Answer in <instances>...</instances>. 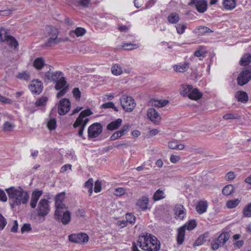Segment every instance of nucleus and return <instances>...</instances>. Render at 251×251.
<instances>
[{
  "label": "nucleus",
  "mask_w": 251,
  "mask_h": 251,
  "mask_svg": "<svg viewBox=\"0 0 251 251\" xmlns=\"http://www.w3.org/2000/svg\"><path fill=\"white\" fill-rule=\"evenodd\" d=\"M193 86L191 85H182L180 88V94L184 96H188L192 89Z\"/></svg>",
  "instance_id": "obj_30"
},
{
  "label": "nucleus",
  "mask_w": 251,
  "mask_h": 251,
  "mask_svg": "<svg viewBox=\"0 0 251 251\" xmlns=\"http://www.w3.org/2000/svg\"><path fill=\"white\" fill-rule=\"evenodd\" d=\"M14 127V125L9 122H6L3 126V129L5 132L11 131Z\"/></svg>",
  "instance_id": "obj_42"
},
{
  "label": "nucleus",
  "mask_w": 251,
  "mask_h": 251,
  "mask_svg": "<svg viewBox=\"0 0 251 251\" xmlns=\"http://www.w3.org/2000/svg\"><path fill=\"white\" fill-rule=\"evenodd\" d=\"M44 65V61L42 58H36L33 62L34 67L38 70L41 69Z\"/></svg>",
  "instance_id": "obj_36"
},
{
  "label": "nucleus",
  "mask_w": 251,
  "mask_h": 251,
  "mask_svg": "<svg viewBox=\"0 0 251 251\" xmlns=\"http://www.w3.org/2000/svg\"><path fill=\"white\" fill-rule=\"evenodd\" d=\"M74 97L76 100H78L81 97V92L78 88H75L73 90Z\"/></svg>",
  "instance_id": "obj_55"
},
{
  "label": "nucleus",
  "mask_w": 251,
  "mask_h": 251,
  "mask_svg": "<svg viewBox=\"0 0 251 251\" xmlns=\"http://www.w3.org/2000/svg\"><path fill=\"white\" fill-rule=\"evenodd\" d=\"M168 103L169 101L168 100H160L154 101L153 104L155 106L162 107L166 106Z\"/></svg>",
  "instance_id": "obj_47"
},
{
  "label": "nucleus",
  "mask_w": 251,
  "mask_h": 251,
  "mask_svg": "<svg viewBox=\"0 0 251 251\" xmlns=\"http://www.w3.org/2000/svg\"><path fill=\"white\" fill-rule=\"evenodd\" d=\"M7 224V221L2 215L0 214V230L3 229Z\"/></svg>",
  "instance_id": "obj_54"
},
{
  "label": "nucleus",
  "mask_w": 251,
  "mask_h": 251,
  "mask_svg": "<svg viewBox=\"0 0 251 251\" xmlns=\"http://www.w3.org/2000/svg\"><path fill=\"white\" fill-rule=\"evenodd\" d=\"M207 206L208 203L206 201H200L198 202L196 206V210L199 214H203L206 212Z\"/></svg>",
  "instance_id": "obj_20"
},
{
  "label": "nucleus",
  "mask_w": 251,
  "mask_h": 251,
  "mask_svg": "<svg viewBox=\"0 0 251 251\" xmlns=\"http://www.w3.org/2000/svg\"><path fill=\"white\" fill-rule=\"evenodd\" d=\"M63 75L61 72L57 71L54 73L50 72V70L47 72L45 74L44 80L46 82L56 81L60 76Z\"/></svg>",
  "instance_id": "obj_13"
},
{
  "label": "nucleus",
  "mask_w": 251,
  "mask_h": 251,
  "mask_svg": "<svg viewBox=\"0 0 251 251\" xmlns=\"http://www.w3.org/2000/svg\"><path fill=\"white\" fill-rule=\"evenodd\" d=\"M48 100V99L46 97H42L38 99L35 102L36 106H42L46 105V102Z\"/></svg>",
  "instance_id": "obj_49"
},
{
  "label": "nucleus",
  "mask_w": 251,
  "mask_h": 251,
  "mask_svg": "<svg viewBox=\"0 0 251 251\" xmlns=\"http://www.w3.org/2000/svg\"><path fill=\"white\" fill-rule=\"evenodd\" d=\"M149 202V198L146 196H142L137 201L136 204L142 210H145L148 209V205Z\"/></svg>",
  "instance_id": "obj_18"
},
{
  "label": "nucleus",
  "mask_w": 251,
  "mask_h": 251,
  "mask_svg": "<svg viewBox=\"0 0 251 251\" xmlns=\"http://www.w3.org/2000/svg\"><path fill=\"white\" fill-rule=\"evenodd\" d=\"M38 215L42 217L46 216L50 211L49 201L45 199H41L38 205Z\"/></svg>",
  "instance_id": "obj_9"
},
{
  "label": "nucleus",
  "mask_w": 251,
  "mask_h": 251,
  "mask_svg": "<svg viewBox=\"0 0 251 251\" xmlns=\"http://www.w3.org/2000/svg\"><path fill=\"white\" fill-rule=\"evenodd\" d=\"M120 102L122 107L126 112H131L136 106L134 100L130 96L123 95L120 98Z\"/></svg>",
  "instance_id": "obj_7"
},
{
  "label": "nucleus",
  "mask_w": 251,
  "mask_h": 251,
  "mask_svg": "<svg viewBox=\"0 0 251 251\" xmlns=\"http://www.w3.org/2000/svg\"><path fill=\"white\" fill-rule=\"evenodd\" d=\"M4 42L11 47H13L14 49H17L19 46V44L16 39L11 35H5Z\"/></svg>",
  "instance_id": "obj_16"
},
{
  "label": "nucleus",
  "mask_w": 251,
  "mask_h": 251,
  "mask_svg": "<svg viewBox=\"0 0 251 251\" xmlns=\"http://www.w3.org/2000/svg\"><path fill=\"white\" fill-rule=\"evenodd\" d=\"M164 197L163 191L159 189L155 192L153 198L155 201H157L164 198Z\"/></svg>",
  "instance_id": "obj_39"
},
{
  "label": "nucleus",
  "mask_w": 251,
  "mask_h": 251,
  "mask_svg": "<svg viewBox=\"0 0 251 251\" xmlns=\"http://www.w3.org/2000/svg\"><path fill=\"white\" fill-rule=\"evenodd\" d=\"M55 82H56L55 86V88L56 90H59L63 89L66 86H67L66 85L67 82L66 81L65 78L63 76H60V77L57 79V81Z\"/></svg>",
  "instance_id": "obj_26"
},
{
  "label": "nucleus",
  "mask_w": 251,
  "mask_h": 251,
  "mask_svg": "<svg viewBox=\"0 0 251 251\" xmlns=\"http://www.w3.org/2000/svg\"><path fill=\"white\" fill-rule=\"evenodd\" d=\"M234 187L231 184L226 186L222 190V193L225 196L230 195L233 191Z\"/></svg>",
  "instance_id": "obj_38"
},
{
  "label": "nucleus",
  "mask_w": 251,
  "mask_h": 251,
  "mask_svg": "<svg viewBox=\"0 0 251 251\" xmlns=\"http://www.w3.org/2000/svg\"><path fill=\"white\" fill-rule=\"evenodd\" d=\"M223 4L224 8L227 10H231L236 6V0H223Z\"/></svg>",
  "instance_id": "obj_23"
},
{
  "label": "nucleus",
  "mask_w": 251,
  "mask_h": 251,
  "mask_svg": "<svg viewBox=\"0 0 251 251\" xmlns=\"http://www.w3.org/2000/svg\"><path fill=\"white\" fill-rule=\"evenodd\" d=\"M8 35L6 30L3 28H0V42H4L5 36Z\"/></svg>",
  "instance_id": "obj_64"
},
{
  "label": "nucleus",
  "mask_w": 251,
  "mask_h": 251,
  "mask_svg": "<svg viewBox=\"0 0 251 251\" xmlns=\"http://www.w3.org/2000/svg\"><path fill=\"white\" fill-rule=\"evenodd\" d=\"M71 102L67 98L60 100L58 106V112L60 115L66 114L70 110Z\"/></svg>",
  "instance_id": "obj_10"
},
{
  "label": "nucleus",
  "mask_w": 251,
  "mask_h": 251,
  "mask_svg": "<svg viewBox=\"0 0 251 251\" xmlns=\"http://www.w3.org/2000/svg\"><path fill=\"white\" fill-rule=\"evenodd\" d=\"M28 87L30 91L35 94L41 93L43 88L42 82L38 80H32Z\"/></svg>",
  "instance_id": "obj_12"
},
{
  "label": "nucleus",
  "mask_w": 251,
  "mask_h": 251,
  "mask_svg": "<svg viewBox=\"0 0 251 251\" xmlns=\"http://www.w3.org/2000/svg\"><path fill=\"white\" fill-rule=\"evenodd\" d=\"M206 52L203 50L201 47H200L199 49L195 51L194 52V55L196 57H204L205 56Z\"/></svg>",
  "instance_id": "obj_52"
},
{
  "label": "nucleus",
  "mask_w": 251,
  "mask_h": 251,
  "mask_svg": "<svg viewBox=\"0 0 251 251\" xmlns=\"http://www.w3.org/2000/svg\"><path fill=\"white\" fill-rule=\"evenodd\" d=\"M8 194L9 199H13V202L10 203L11 208L16 205H19L21 204H26L29 199V195L26 191L19 187L16 189L14 187H11L5 189Z\"/></svg>",
  "instance_id": "obj_3"
},
{
  "label": "nucleus",
  "mask_w": 251,
  "mask_h": 251,
  "mask_svg": "<svg viewBox=\"0 0 251 251\" xmlns=\"http://www.w3.org/2000/svg\"><path fill=\"white\" fill-rule=\"evenodd\" d=\"M85 187L88 189L89 196H91L93 193V180L92 178H89L85 183Z\"/></svg>",
  "instance_id": "obj_40"
},
{
  "label": "nucleus",
  "mask_w": 251,
  "mask_h": 251,
  "mask_svg": "<svg viewBox=\"0 0 251 251\" xmlns=\"http://www.w3.org/2000/svg\"><path fill=\"white\" fill-rule=\"evenodd\" d=\"M126 219L127 222L129 223L130 224H133L135 223L136 220L135 217L130 213H127L126 214Z\"/></svg>",
  "instance_id": "obj_53"
},
{
  "label": "nucleus",
  "mask_w": 251,
  "mask_h": 251,
  "mask_svg": "<svg viewBox=\"0 0 251 251\" xmlns=\"http://www.w3.org/2000/svg\"><path fill=\"white\" fill-rule=\"evenodd\" d=\"M112 73L115 75H119L122 74L123 70L121 66L118 64L114 65L111 68Z\"/></svg>",
  "instance_id": "obj_34"
},
{
  "label": "nucleus",
  "mask_w": 251,
  "mask_h": 251,
  "mask_svg": "<svg viewBox=\"0 0 251 251\" xmlns=\"http://www.w3.org/2000/svg\"><path fill=\"white\" fill-rule=\"evenodd\" d=\"M92 114L93 112L89 109L81 111L73 124V127L75 128L79 127L77 134L83 139H85L83 136V132L89 121V119L87 118V117L91 115Z\"/></svg>",
  "instance_id": "obj_4"
},
{
  "label": "nucleus",
  "mask_w": 251,
  "mask_h": 251,
  "mask_svg": "<svg viewBox=\"0 0 251 251\" xmlns=\"http://www.w3.org/2000/svg\"><path fill=\"white\" fill-rule=\"evenodd\" d=\"M86 33V30L82 27H77L75 30H72L70 32L69 35L70 36L74 37L76 35L77 37L82 36Z\"/></svg>",
  "instance_id": "obj_28"
},
{
  "label": "nucleus",
  "mask_w": 251,
  "mask_h": 251,
  "mask_svg": "<svg viewBox=\"0 0 251 251\" xmlns=\"http://www.w3.org/2000/svg\"><path fill=\"white\" fill-rule=\"evenodd\" d=\"M48 128L50 130H53L56 126V121L55 119H50L47 124Z\"/></svg>",
  "instance_id": "obj_48"
},
{
  "label": "nucleus",
  "mask_w": 251,
  "mask_h": 251,
  "mask_svg": "<svg viewBox=\"0 0 251 251\" xmlns=\"http://www.w3.org/2000/svg\"><path fill=\"white\" fill-rule=\"evenodd\" d=\"M101 189V183L99 180H97L95 183L94 191L95 193H99Z\"/></svg>",
  "instance_id": "obj_56"
},
{
  "label": "nucleus",
  "mask_w": 251,
  "mask_h": 251,
  "mask_svg": "<svg viewBox=\"0 0 251 251\" xmlns=\"http://www.w3.org/2000/svg\"><path fill=\"white\" fill-rule=\"evenodd\" d=\"M202 96V93L199 91V90L197 88H194L192 87V89L188 95V98L191 100H198L200 99Z\"/></svg>",
  "instance_id": "obj_22"
},
{
  "label": "nucleus",
  "mask_w": 251,
  "mask_h": 251,
  "mask_svg": "<svg viewBox=\"0 0 251 251\" xmlns=\"http://www.w3.org/2000/svg\"><path fill=\"white\" fill-rule=\"evenodd\" d=\"M69 240L75 243H84L88 241L89 236L84 233L72 234L69 236Z\"/></svg>",
  "instance_id": "obj_11"
},
{
  "label": "nucleus",
  "mask_w": 251,
  "mask_h": 251,
  "mask_svg": "<svg viewBox=\"0 0 251 251\" xmlns=\"http://www.w3.org/2000/svg\"><path fill=\"white\" fill-rule=\"evenodd\" d=\"M174 211L176 217L177 219L182 220L186 215L185 208L182 205H176L174 208Z\"/></svg>",
  "instance_id": "obj_15"
},
{
  "label": "nucleus",
  "mask_w": 251,
  "mask_h": 251,
  "mask_svg": "<svg viewBox=\"0 0 251 251\" xmlns=\"http://www.w3.org/2000/svg\"><path fill=\"white\" fill-rule=\"evenodd\" d=\"M186 226V225H184L178 229L177 240V243L179 245L181 244L184 241Z\"/></svg>",
  "instance_id": "obj_24"
},
{
  "label": "nucleus",
  "mask_w": 251,
  "mask_h": 251,
  "mask_svg": "<svg viewBox=\"0 0 251 251\" xmlns=\"http://www.w3.org/2000/svg\"><path fill=\"white\" fill-rule=\"evenodd\" d=\"M251 62V54L247 53L244 54L240 61V64L241 66L248 65Z\"/></svg>",
  "instance_id": "obj_32"
},
{
  "label": "nucleus",
  "mask_w": 251,
  "mask_h": 251,
  "mask_svg": "<svg viewBox=\"0 0 251 251\" xmlns=\"http://www.w3.org/2000/svg\"><path fill=\"white\" fill-rule=\"evenodd\" d=\"M42 194V190H35L32 192L31 196L37 200H39V199Z\"/></svg>",
  "instance_id": "obj_57"
},
{
  "label": "nucleus",
  "mask_w": 251,
  "mask_h": 251,
  "mask_svg": "<svg viewBox=\"0 0 251 251\" xmlns=\"http://www.w3.org/2000/svg\"><path fill=\"white\" fill-rule=\"evenodd\" d=\"M46 30L49 37L45 43V46L51 47L61 42L62 38H58L59 31L57 28L48 26L46 27Z\"/></svg>",
  "instance_id": "obj_5"
},
{
  "label": "nucleus",
  "mask_w": 251,
  "mask_h": 251,
  "mask_svg": "<svg viewBox=\"0 0 251 251\" xmlns=\"http://www.w3.org/2000/svg\"><path fill=\"white\" fill-rule=\"evenodd\" d=\"M123 120L119 118L114 121H112L108 124L106 128L108 130L113 131L117 129L122 125Z\"/></svg>",
  "instance_id": "obj_19"
},
{
  "label": "nucleus",
  "mask_w": 251,
  "mask_h": 251,
  "mask_svg": "<svg viewBox=\"0 0 251 251\" xmlns=\"http://www.w3.org/2000/svg\"><path fill=\"white\" fill-rule=\"evenodd\" d=\"M168 21L172 24H176L179 20V17L176 13H172L168 17Z\"/></svg>",
  "instance_id": "obj_33"
},
{
  "label": "nucleus",
  "mask_w": 251,
  "mask_h": 251,
  "mask_svg": "<svg viewBox=\"0 0 251 251\" xmlns=\"http://www.w3.org/2000/svg\"><path fill=\"white\" fill-rule=\"evenodd\" d=\"M223 118L225 120L238 119L240 116L236 113H227L223 116Z\"/></svg>",
  "instance_id": "obj_45"
},
{
  "label": "nucleus",
  "mask_w": 251,
  "mask_h": 251,
  "mask_svg": "<svg viewBox=\"0 0 251 251\" xmlns=\"http://www.w3.org/2000/svg\"><path fill=\"white\" fill-rule=\"evenodd\" d=\"M124 134H123L122 132L120 130H119L116 132H115L110 137L111 140L114 141L116 140L119 138H120L121 137L123 136Z\"/></svg>",
  "instance_id": "obj_50"
},
{
  "label": "nucleus",
  "mask_w": 251,
  "mask_h": 251,
  "mask_svg": "<svg viewBox=\"0 0 251 251\" xmlns=\"http://www.w3.org/2000/svg\"><path fill=\"white\" fill-rule=\"evenodd\" d=\"M131 126L129 124H126L122 128L120 129L121 132H122L123 134L125 135L129 131Z\"/></svg>",
  "instance_id": "obj_62"
},
{
  "label": "nucleus",
  "mask_w": 251,
  "mask_h": 251,
  "mask_svg": "<svg viewBox=\"0 0 251 251\" xmlns=\"http://www.w3.org/2000/svg\"><path fill=\"white\" fill-rule=\"evenodd\" d=\"M195 6L197 11L201 13H204L207 9V3L205 0H199Z\"/></svg>",
  "instance_id": "obj_17"
},
{
  "label": "nucleus",
  "mask_w": 251,
  "mask_h": 251,
  "mask_svg": "<svg viewBox=\"0 0 251 251\" xmlns=\"http://www.w3.org/2000/svg\"><path fill=\"white\" fill-rule=\"evenodd\" d=\"M194 32L198 35H203L207 33H212L213 31L205 26H200L194 30Z\"/></svg>",
  "instance_id": "obj_29"
},
{
  "label": "nucleus",
  "mask_w": 251,
  "mask_h": 251,
  "mask_svg": "<svg viewBox=\"0 0 251 251\" xmlns=\"http://www.w3.org/2000/svg\"><path fill=\"white\" fill-rule=\"evenodd\" d=\"M102 131V127L100 124L98 123L91 125L88 129V136L89 138H93L98 137Z\"/></svg>",
  "instance_id": "obj_8"
},
{
  "label": "nucleus",
  "mask_w": 251,
  "mask_h": 251,
  "mask_svg": "<svg viewBox=\"0 0 251 251\" xmlns=\"http://www.w3.org/2000/svg\"><path fill=\"white\" fill-rule=\"evenodd\" d=\"M136 243L142 250L146 251H158L160 249L159 241L155 236L149 233L140 235Z\"/></svg>",
  "instance_id": "obj_2"
},
{
  "label": "nucleus",
  "mask_w": 251,
  "mask_h": 251,
  "mask_svg": "<svg viewBox=\"0 0 251 251\" xmlns=\"http://www.w3.org/2000/svg\"><path fill=\"white\" fill-rule=\"evenodd\" d=\"M17 77L19 79L26 81H28L30 79V75L29 74L26 72L19 73Z\"/></svg>",
  "instance_id": "obj_44"
},
{
  "label": "nucleus",
  "mask_w": 251,
  "mask_h": 251,
  "mask_svg": "<svg viewBox=\"0 0 251 251\" xmlns=\"http://www.w3.org/2000/svg\"><path fill=\"white\" fill-rule=\"evenodd\" d=\"M235 177V175L233 172L227 173L225 176V179L226 180H232Z\"/></svg>",
  "instance_id": "obj_60"
},
{
  "label": "nucleus",
  "mask_w": 251,
  "mask_h": 251,
  "mask_svg": "<svg viewBox=\"0 0 251 251\" xmlns=\"http://www.w3.org/2000/svg\"><path fill=\"white\" fill-rule=\"evenodd\" d=\"M243 216L245 217H251V202L247 204L242 211Z\"/></svg>",
  "instance_id": "obj_35"
},
{
  "label": "nucleus",
  "mask_w": 251,
  "mask_h": 251,
  "mask_svg": "<svg viewBox=\"0 0 251 251\" xmlns=\"http://www.w3.org/2000/svg\"><path fill=\"white\" fill-rule=\"evenodd\" d=\"M184 225L186 226V228L189 230H191L195 228L197 226V223L195 220H191Z\"/></svg>",
  "instance_id": "obj_43"
},
{
  "label": "nucleus",
  "mask_w": 251,
  "mask_h": 251,
  "mask_svg": "<svg viewBox=\"0 0 251 251\" xmlns=\"http://www.w3.org/2000/svg\"><path fill=\"white\" fill-rule=\"evenodd\" d=\"M230 235L229 233L227 232H225L222 233L217 239V241L222 245L224 246L226 242L230 238Z\"/></svg>",
  "instance_id": "obj_27"
},
{
  "label": "nucleus",
  "mask_w": 251,
  "mask_h": 251,
  "mask_svg": "<svg viewBox=\"0 0 251 251\" xmlns=\"http://www.w3.org/2000/svg\"><path fill=\"white\" fill-rule=\"evenodd\" d=\"M240 202V200L237 199L236 200H230L227 201L226 205L228 208H234L237 206Z\"/></svg>",
  "instance_id": "obj_37"
},
{
  "label": "nucleus",
  "mask_w": 251,
  "mask_h": 251,
  "mask_svg": "<svg viewBox=\"0 0 251 251\" xmlns=\"http://www.w3.org/2000/svg\"><path fill=\"white\" fill-rule=\"evenodd\" d=\"M125 190L123 188H118L115 190V195L118 196H121L125 194Z\"/></svg>",
  "instance_id": "obj_61"
},
{
  "label": "nucleus",
  "mask_w": 251,
  "mask_h": 251,
  "mask_svg": "<svg viewBox=\"0 0 251 251\" xmlns=\"http://www.w3.org/2000/svg\"><path fill=\"white\" fill-rule=\"evenodd\" d=\"M123 47L126 50H132L133 49H137L138 47V46L134 44L125 43L123 45Z\"/></svg>",
  "instance_id": "obj_51"
},
{
  "label": "nucleus",
  "mask_w": 251,
  "mask_h": 251,
  "mask_svg": "<svg viewBox=\"0 0 251 251\" xmlns=\"http://www.w3.org/2000/svg\"><path fill=\"white\" fill-rule=\"evenodd\" d=\"M235 97L238 101L245 103L248 100V95L247 93L243 91H237L235 95Z\"/></svg>",
  "instance_id": "obj_21"
},
{
  "label": "nucleus",
  "mask_w": 251,
  "mask_h": 251,
  "mask_svg": "<svg viewBox=\"0 0 251 251\" xmlns=\"http://www.w3.org/2000/svg\"><path fill=\"white\" fill-rule=\"evenodd\" d=\"M31 230V226L29 224H24L21 227V231L22 233L25 231L28 232Z\"/></svg>",
  "instance_id": "obj_58"
},
{
  "label": "nucleus",
  "mask_w": 251,
  "mask_h": 251,
  "mask_svg": "<svg viewBox=\"0 0 251 251\" xmlns=\"http://www.w3.org/2000/svg\"><path fill=\"white\" fill-rule=\"evenodd\" d=\"M189 67V63L188 62H184L183 64H179L178 65H175L173 66V68L175 71L180 73L186 72Z\"/></svg>",
  "instance_id": "obj_25"
},
{
  "label": "nucleus",
  "mask_w": 251,
  "mask_h": 251,
  "mask_svg": "<svg viewBox=\"0 0 251 251\" xmlns=\"http://www.w3.org/2000/svg\"><path fill=\"white\" fill-rule=\"evenodd\" d=\"M68 86H66L63 89H60V91L57 94L56 97L57 98H59L63 96L68 91Z\"/></svg>",
  "instance_id": "obj_59"
},
{
  "label": "nucleus",
  "mask_w": 251,
  "mask_h": 251,
  "mask_svg": "<svg viewBox=\"0 0 251 251\" xmlns=\"http://www.w3.org/2000/svg\"><path fill=\"white\" fill-rule=\"evenodd\" d=\"M168 147L171 149L182 150L184 149V146L182 144H178L176 141H172L168 143Z\"/></svg>",
  "instance_id": "obj_31"
},
{
  "label": "nucleus",
  "mask_w": 251,
  "mask_h": 251,
  "mask_svg": "<svg viewBox=\"0 0 251 251\" xmlns=\"http://www.w3.org/2000/svg\"><path fill=\"white\" fill-rule=\"evenodd\" d=\"M147 116L154 124H157L161 120L158 112L154 108H150L147 110Z\"/></svg>",
  "instance_id": "obj_14"
},
{
  "label": "nucleus",
  "mask_w": 251,
  "mask_h": 251,
  "mask_svg": "<svg viewBox=\"0 0 251 251\" xmlns=\"http://www.w3.org/2000/svg\"><path fill=\"white\" fill-rule=\"evenodd\" d=\"M91 0H79L78 1V4L84 7L88 6L90 3Z\"/></svg>",
  "instance_id": "obj_63"
},
{
  "label": "nucleus",
  "mask_w": 251,
  "mask_h": 251,
  "mask_svg": "<svg viewBox=\"0 0 251 251\" xmlns=\"http://www.w3.org/2000/svg\"><path fill=\"white\" fill-rule=\"evenodd\" d=\"M101 107L104 109L111 108L114 109L115 111H118V108L115 106L114 103L112 102H108L104 103L102 104Z\"/></svg>",
  "instance_id": "obj_46"
},
{
  "label": "nucleus",
  "mask_w": 251,
  "mask_h": 251,
  "mask_svg": "<svg viewBox=\"0 0 251 251\" xmlns=\"http://www.w3.org/2000/svg\"><path fill=\"white\" fill-rule=\"evenodd\" d=\"M65 198V192L60 193L56 196L55 198L56 210L54 213V218L61 221L63 225H66L70 222L71 216L68 207L63 203Z\"/></svg>",
  "instance_id": "obj_1"
},
{
  "label": "nucleus",
  "mask_w": 251,
  "mask_h": 251,
  "mask_svg": "<svg viewBox=\"0 0 251 251\" xmlns=\"http://www.w3.org/2000/svg\"><path fill=\"white\" fill-rule=\"evenodd\" d=\"M251 80V66L243 68L237 78V84L239 86H243Z\"/></svg>",
  "instance_id": "obj_6"
},
{
  "label": "nucleus",
  "mask_w": 251,
  "mask_h": 251,
  "mask_svg": "<svg viewBox=\"0 0 251 251\" xmlns=\"http://www.w3.org/2000/svg\"><path fill=\"white\" fill-rule=\"evenodd\" d=\"M187 28V24H179L176 25L177 32L179 34H183Z\"/></svg>",
  "instance_id": "obj_41"
}]
</instances>
